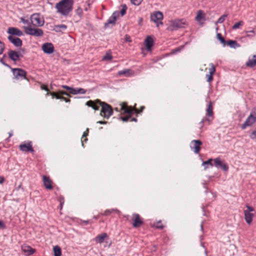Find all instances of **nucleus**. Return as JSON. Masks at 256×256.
I'll use <instances>...</instances> for the list:
<instances>
[{
	"label": "nucleus",
	"instance_id": "e2e57ef3",
	"mask_svg": "<svg viewBox=\"0 0 256 256\" xmlns=\"http://www.w3.org/2000/svg\"><path fill=\"white\" fill-rule=\"evenodd\" d=\"M64 203V198H62L60 200V207H61V208H62V204Z\"/></svg>",
	"mask_w": 256,
	"mask_h": 256
},
{
	"label": "nucleus",
	"instance_id": "052dcab7",
	"mask_svg": "<svg viewBox=\"0 0 256 256\" xmlns=\"http://www.w3.org/2000/svg\"><path fill=\"white\" fill-rule=\"evenodd\" d=\"M62 97V96L59 94V92H57L54 98L56 99H60Z\"/></svg>",
	"mask_w": 256,
	"mask_h": 256
},
{
	"label": "nucleus",
	"instance_id": "423d86ee",
	"mask_svg": "<svg viewBox=\"0 0 256 256\" xmlns=\"http://www.w3.org/2000/svg\"><path fill=\"white\" fill-rule=\"evenodd\" d=\"M14 78L16 80H27L26 74L27 72L26 70L20 68H12Z\"/></svg>",
	"mask_w": 256,
	"mask_h": 256
},
{
	"label": "nucleus",
	"instance_id": "1a4fd4ad",
	"mask_svg": "<svg viewBox=\"0 0 256 256\" xmlns=\"http://www.w3.org/2000/svg\"><path fill=\"white\" fill-rule=\"evenodd\" d=\"M256 122V112H253L250 114L246 119L244 122L241 124L240 128L242 130H244L247 126L252 125Z\"/></svg>",
	"mask_w": 256,
	"mask_h": 256
},
{
	"label": "nucleus",
	"instance_id": "680f3d73",
	"mask_svg": "<svg viewBox=\"0 0 256 256\" xmlns=\"http://www.w3.org/2000/svg\"><path fill=\"white\" fill-rule=\"evenodd\" d=\"M0 228H5V226L2 220H0Z\"/></svg>",
	"mask_w": 256,
	"mask_h": 256
},
{
	"label": "nucleus",
	"instance_id": "bb28decb",
	"mask_svg": "<svg viewBox=\"0 0 256 256\" xmlns=\"http://www.w3.org/2000/svg\"><path fill=\"white\" fill-rule=\"evenodd\" d=\"M212 102H210L208 106V108L206 109V114L208 116H213V114H214V113H213V111H212Z\"/></svg>",
	"mask_w": 256,
	"mask_h": 256
},
{
	"label": "nucleus",
	"instance_id": "f3484780",
	"mask_svg": "<svg viewBox=\"0 0 256 256\" xmlns=\"http://www.w3.org/2000/svg\"><path fill=\"white\" fill-rule=\"evenodd\" d=\"M154 39L152 36H148L146 37L144 44L148 52H151L152 48L154 46Z\"/></svg>",
	"mask_w": 256,
	"mask_h": 256
},
{
	"label": "nucleus",
	"instance_id": "6e6d98bb",
	"mask_svg": "<svg viewBox=\"0 0 256 256\" xmlns=\"http://www.w3.org/2000/svg\"><path fill=\"white\" fill-rule=\"evenodd\" d=\"M112 211H114V210H106L104 213V215H105V216H108V214H110Z\"/></svg>",
	"mask_w": 256,
	"mask_h": 256
},
{
	"label": "nucleus",
	"instance_id": "603ef678",
	"mask_svg": "<svg viewBox=\"0 0 256 256\" xmlns=\"http://www.w3.org/2000/svg\"><path fill=\"white\" fill-rule=\"evenodd\" d=\"M212 159H209L208 160L204 162H203V164H210V166H212L213 164L212 163Z\"/></svg>",
	"mask_w": 256,
	"mask_h": 256
},
{
	"label": "nucleus",
	"instance_id": "8fccbe9b",
	"mask_svg": "<svg viewBox=\"0 0 256 256\" xmlns=\"http://www.w3.org/2000/svg\"><path fill=\"white\" fill-rule=\"evenodd\" d=\"M128 71H129L128 70H126L118 72V74L119 75H125L127 73H128Z\"/></svg>",
	"mask_w": 256,
	"mask_h": 256
},
{
	"label": "nucleus",
	"instance_id": "5701e85b",
	"mask_svg": "<svg viewBox=\"0 0 256 256\" xmlns=\"http://www.w3.org/2000/svg\"><path fill=\"white\" fill-rule=\"evenodd\" d=\"M246 66L248 68H253L256 66V55L252 56V58H249L246 63Z\"/></svg>",
	"mask_w": 256,
	"mask_h": 256
},
{
	"label": "nucleus",
	"instance_id": "7ed1b4c3",
	"mask_svg": "<svg viewBox=\"0 0 256 256\" xmlns=\"http://www.w3.org/2000/svg\"><path fill=\"white\" fill-rule=\"evenodd\" d=\"M188 24L185 20H175L170 22L168 29L170 31H173L178 28H186Z\"/></svg>",
	"mask_w": 256,
	"mask_h": 256
},
{
	"label": "nucleus",
	"instance_id": "37998d69",
	"mask_svg": "<svg viewBox=\"0 0 256 256\" xmlns=\"http://www.w3.org/2000/svg\"><path fill=\"white\" fill-rule=\"evenodd\" d=\"M250 137L252 140L256 139V128L250 133Z\"/></svg>",
	"mask_w": 256,
	"mask_h": 256
},
{
	"label": "nucleus",
	"instance_id": "39448f33",
	"mask_svg": "<svg viewBox=\"0 0 256 256\" xmlns=\"http://www.w3.org/2000/svg\"><path fill=\"white\" fill-rule=\"evenodd\" d=\"M24 54V50L16 51L12 50H9L8 52V58L14 62H16L20 60V58L23 57Z\"/></svg>",
	"mask_w": 256,
	"mask_h": 256
},
{
	"label": "nucleus",
	"instance_id": "2f4dec72",
	"mask_svg": "<svg viewBox=\"0 0 256 256\" xmlns=\"http://www.w3.org/2000/svg\"><path fill=\"white\" fill-rule=\"evenodd\" d=\"M244 24V22L242 20H240L238 22L234 24L232 26V28L233 30H236L240 28V26H243Z\"/></svg>",
	"mask_w": 256,
	"mask_h": 256
},
{
	"label": "nucleus",
	"instance_id": "2eb2a0df",
	"mask_svg": "<svg viewBox=\"0 0 256 256\" xmlns=\"http://www.w3.org/2000/svg\"><path fill=\"white\" fill-rule=\"evenodd\" d=\"M119 16V12H114L108 20L107 22L104 24V28H107L109 26V24H111L112 26L115 25L116 18Z\"/></svg>",
	"mask_w": 256,
	"mask_h": 256
},
{
	"label": "nucleus",
	"instance_id": "09e8293b",
	"mask_svg": "<svg viewBox=\"0 0 256 256\" xmlns=\"http://www.w3.org/2000/svg\"><path fill=\"white\" fill-rule=\"evenodd\" d=\"M68 92L69 94H76V89H74L70 87V90H68Z\"/></svg>",
	"mask_w": 256,
	"mask_h": 256
},
{
	"label": "nucleus",
	"instance_id": "b1692460",
	"mask_svg": "<svg viewBox=\"0 0 256 256\" xmlns=\"http://www.w3.org/2000/svg\"><path fill=\"white\" fill-rule=\"evenodd\" d=\"M108 236L106 233L103 232L101 234L97 236L95 238L94 240L96 242L100 244H102L104 242L105 238H108Z\"/></svg>",
	"mask_w": 256,
	"mask_h": 256
},
{
	"label": "nucleus",
	"instance_id": "de8ad7c7",
	"mask_svg": "<svg viewBox=\"0 0 256 256\" xmlns=\"http://www.w3.org/2000/svg\"><path fill=\"white\" fill-rule=\"evenodd\" d=\"M213 74H206V77L207 78V81L209 82H212L213 80Z\"/></svg>",
	"mask_w": 256,
	"mask_h": 256
},
{
	"label": "nucleus",
	"instance_id": "c85d7f7f",
	"mask_svg": "<svg viewBox=\"0 0 256 256\" xmlns=\"http://www.w3.org/2000/svg\"><path fill=\"white\" fill-rule=\"evenodd\" d=\"M66 28L67 26L64 24L55 26V30L56 32H60L62 30H66Z\"/></svg>",
	"mask_w": 256,
	"mask_h": 256
},
{
	"label": "nucleus",
	"instance_id": "a19ab883",
	"mask_svg": "<svg viewBox=\"0 0 256 256\" xmlns=\"http://www.w3.org/2000/svg\"><path fill=\"white\" fill-rule=\"evenodd\" d=\"M143 0H130L131 2L135 6H139Z\"/></svg>",
	"mask_w": 256,
	"mask_h": 256
},
{
	"label": "nucleus",
	"instance_id": "0e129e2a",
	"mask_svg": "<svg viewBox=\"0 0 256 256\" xmlns=\"http://www.w3.org/2000/svg\"><path fill=\"white\" fill-rule=\"evenodd\" d=\"M97 123L100 124H106L108 123V122L100 120V121L97 122Z\"/></svg>",
	"mask_w": 256,
	"mask_h": 256
},
{
	"label": "nucleus",
	"instance_id": "7c9ffc66",
	"mask_svg": "<svg viewBox=\"0 0 256 256\" xmlns=\"http://www.w3.org/2000/svg\"><path fill=\"white\" fill-rule=\"evenodd\" d=\"M217 38L220 42L223 44L224 46H225L226 45V42L224 38L222 37V35L220 33H218L217 35Z\"/></svg>",
	"mask_w": 256,
	"mask_h": 256
},
{
	"label": "nucleus",
	"instance_id": "72a5a7b5",
	"mask_svg": "<svg viewBox=\"0 0 256 256\" xmlns=\"http://www.w3.org/2000/svg\"><path fill=\"white\" fill-rule=\"evenodd\" d=\"M245 33L246 34V36L252 38L254 37L255 35V32L254 30V28L251 30L249 31H245Z\"/></svg>",
	"mask_w": 256,
	"mask_h": 256
},
{
	"label": "nucleus",
	"instance_id": "9b49d317",
	"mask_svg": "<svg viewBox=\"0 0 256 256\" xmlns=\"http://www.w3.org/2000/svg\"><path fill=\"white\" fill-rule=\"evenodd\" d=\"M132 220L133 222L132 226L136 228L144 224L142 218L138 214H132Z\"/></svg>",
	"mask_w": 256,
	"mask_h": 256
},
{
	"label": "nucleus",
	"instance_id": "338daca9",
	"mask_svg": "<svg viewBox=\"0 0 256 256\" xmlns=\"http://www.w3.org/2000/svg\"><path fill=\"white\" fill-rule=\"evenodd\" d=\"M82 222H83L85 225H86V224H90V223H91V222H90V220H84V221Z\"/></svg>",
	"mask_w": 256,
	"mask_h": 256
},
{
	"label": "nucleus",
	"instance_id": "4468645a",
	"mask_svg": "<svg viewBox=\"0 0 256 256\" xmlns=\"http://www.w3.org/2000/svg\"><path fill=\"white\" fill-rule=\"evenodd\" d=\"M214 162L215 166L218 168H220L225 172H226L228 170V166L224 162L220 160V158H217L214 159Z\"/></svg>",
	"mask_w": 256,
	"mask_h": 256
},
{
	"label": "nucleus",
	"instance_id": "cd10ccee",
	"mask_svg": "<svg viewBox=\"0 0 256 256\" xmlns=\"http://www.w3.org/2000/svg\"><path fill=\"white\" fill-rule=\"evenodd\" d=\"M53 250L54 252V256H61L62 250L60 248L59 246H54L53 248Z\"/></svg>",
	"mask_w": 256,
	"mask_h": 256
},
{
	"label": "nucleus",
	"instance_id": "e433bc0d",
	"mask_svg": "<svg viewBox=\"0 0 256 256\" xmlns=\"http://www.w3.org/2000/svg\"><path fill=\"white\" fill-rule=\"evenodd\" d=\"M145 107L144 106H142L140 110H138L136 108H134L133 110V112H134L136 114H140L142 112L143 110L144 109Z\"/></svg>",
	"mask_w": 256,
	"mask_h": 256
},
{
	"label": "nucleus",
	"instance_id": "aec40b11",
	"mask_svg": "<svg viewBox=\"0 0 256 256\" xmlns=\"http://www.w3.org/2000/svg\"><path fill=\"white\" fill-rule=\"evenodd\" d=\"M42 181L44 186L46 189L50 190L53 189V186L52 185V181L50 180L49 176H43Z\"/></svg>",
	"mask_w": 256,
	"mask_h": 256
},
{
	"label": "nucleus",
	"instance_id": "3c124183",
	"mask_svg": "<svg viewBox=\"0 0 256 256\" xmlns=\"http://www.w3.org/2000/svg\"><path fill=\"white\" fill-rule=\"evenodd\" d=\"M20 21L22 22L24 24H28L30 26V23L28 20H26L24 18H21Z\"/></svg>",
	"mask_w": 256,
	"mask_h": 256
},
{
	"label": "nucleus",
	"instance_id": "ea45409f",
	"mask_svg": "<svg viewBox=\"0 0 256 256\" xmlns=\"http://www.w3.org/2000/svg\"><path fill=\"white\" fill-rule=\"evenodd\" d=\"M207 121L208 123V124H210V120L208 118H204L201 122H200V128H202L204 126V122Z\"/></svg>",
	"mask_w": 256,
	"mask_h": 256
},
{
	"label": "nucleus",
	"instance_id": "4c0bfd02",
	"mask_svg": "<svg viewBox=\"0 0 256 256\" xmlns=\"http://www.w3.org/2000/svg\"><path fill=\"white\" fill-rule=\"evenodd\" d=\"M227 16H228V14H224V15L222 16L218 19L217 22L220 23V24L222 23L224 21L226 18Z\"/></svg>",
	"mask_w": 256,
	"mask_h": 256
},
{
	"label": "nucleus",
	"instance_id": "20e7f679",
	"mask_svg": "<svg viewBox=\"0 0 256 256\" xmlns=\"http://www.w3.org/2000/svg\"><path fill=\"white\" fill-rule=\"evenodd\" d=\"M121 110L123 111V114H126L128 116H120V119L124 122H128L133 114V110L131 106H127V104L126 102H123L120 104Z\"/></svg>",
	"mask_w": 256,
	"mask_h": 256
},
{
	"label": "nucleus",
	"instance_id": "4be33fe9",
	"mask_svg": "<svg viewBox=\"0 0 256 256\" xmlns=\"http://www.w3.org/2000/svg\"><path fill=\"white\" fill-rule=\"evenodd\" d=\"M244 212L246 222L248 224H250L252 222L254 214L248 212Z\"/></svg>",
	"mask_w": 256,
	"mask_h": 256
},
{
	"label": "nucleus",
	"instance_id": "bf43d9fd",
	"mask_svg": "<svg viewBox=\"0 0 256 256\" xmlns=\"http://www.w3.org/2000/svg\"><path fill=\"white\" fill-rule=\"evenodd\" d=\"M56 93L57 92H48L47 93V94H50L52 96V98H54L56 96Z\"/></svg>",
	"mask_w": 256,
	"mask_h": 256
},
{
	"label": "nucleus",
	"instance_id": "5fc2aeb1",
	"mask_svg": "<svg viewBox=\"0 0 256 256\" xmlns=\"http://www.w3.org/2000/svg\"><path fill=\"white\" fill-rule=\"evenodd\" d=\"M40 88L42 90H44L48 92L49 91V90L48 89L47 86L44 84H42L40 86Z\"/></svg>",
	"mask_w": 256,
	"mask_h": 256
},
{
	"label": "nucleus",
	"instance_id": "9d476101",
	"mask_svg": "<svg viewBox=\"0 0 256 256\" xmlns=\"http://www.w3.org/2000/svg\"><path fill=\"white\" fill-rule=\"evenodd\" d=\"M31 23L36 26H43L44 21L42 20L39 14H34L30 16Z\"/></svg>",
	"mask_w": 256,
	"mask_h": 256
},
{
	"label": "nucleus",
	"instance_id": "a18cd8bd",
	"mask_svg": "<svg viewBox=\"0 0 256 256\" xmlns=\"http://www.w3.org/2000/svg\"><path fill=\"white\" fill-rule=\"evenodd\" d=\"M86 92V90L82 88H79L76 89V94H84Z\"/></svg>",
	"mask_w": 256,
	"mask_h": 256
},
{
	"label": "nucleus",
	"instance_id": "a211bd4d",
	"mask_svg": "<svg viewBox=\"0 0 256 256\" xmlns=\"http://www.w3.org/2000/svg\"><path fill=\"white\" fill-rule=\"evenodd\" d=\"M7 32L10 34L9 36H20L23 35V32L22 30L14 27L9 28Z\"/></svg>",
	"mask_w": 256,
	"mask_h": 256
},
{
	"label": "nucleus",
	"instance_id": "393cba45",
	"mask_svg": "<svg viewBox=\"0 0 256 256\" xmlns=\"http://www.w3.org/2000/svg\"><path fill=\"white\" fill-rule=\"evenodd\" d=\"M206 14L202 10L198 12L197 15L196 17V20L197 22H200L202 20H204Z\"/></svg>",
	"mask_w": 256,
	"mask_h": 256
},
{
	"label": "nucleus",
	"instance_id": "79ce46f5",
	"mask_svg": "<svg viewBox=\"0 0 256 256\" xmlns=\"http://www.w3.org/2000/svg\"><path fill=\"white\" fill-rule=\"evenodd\" d=\"M5 48V46L4 43L0 40V55L2 54Z\"/></svg>",
	"mask_w": 256,
	"mask_h": 256
},
{
	"label": "nucleus",
	"instance_id": "f257e3e1",
	"mask_svg": "<svg viewBox=\"0 0 256 256\" xmlns=\"http://www.w3.org/2000/svg\"><path fill=\"white\" fill-rule=\"evenodd\" d=\"M86 104L95 110H99V104L102 106L100 114L104 118L108 119L113 114V110L112 106L106 102H102L100 100H96L94 101L90 100L88 101Z\"/></svg>",
	"mask_w": 256,
	"mask_h": 256
},
{
	"label": "nucleus",
	"instance_id": "a878e982",
	"mask_svg": "<svg viewBox=\"0 0 256 256\" xmlns=\"http://www.w3.org/2000/svg\"><path fill=\"white\" fill-rule=\"evenodd\" d=\"M226 44L233 48H236V47H239L240 46L236 40H229L226 41Z\"/></svg>",
	"mask_w": 256,
	"mask_h": 256
},
{
	"label": "nucleus",
	"instance_id": "6e6552de",
	"mask_svg": "<svg viewBox=\"0 0 256 256\" xmlns=\"http://www.w3.org/2000/svg\"><path fill=\"white\" fill-rule=\"evenodd\" d=\"M24 28L28 34L35 36H42L44 34L42 30L40 28H32L30 26H24Z\"/></svg>",
	"mask_w": 256,
	"mask_h": 256
},
{
	"label": "nucleus",
	"instance_id": "473e14b6",
	"mask_svg": "<svg viewBox=\"0 0 256 256\" xmlns=\"http://www.w3.org/2000/svg\"><path fill=\"white\" fill-rule=\"evenodd\" d=\"M88 130H89L88 128H86V131L84 132V134L82 135V138H85L84 139V140H82V146H84V142H86L88 140V138L86 137L88 136Z\"/></svg>",
	"mask_w": 256,
	"mask_h": 256
},
{
	"label": "nucleus",
	"instance_id": "774afa93",
	"mask_svg": "<svg viewBox=\"0 0 256 256\" xmlns=\"http://www.w3.org/2000/svg\"><path fill=\"white\" fill-rule=\"evenodd\" d=\"M130 121L131 122H136L138 121V120L136 118H132L130 119Z\"/></svg>",
	"mask_w": 256,
	"mask_h": 256
},
{
	"label": "nucleus",
	"instance_id": "f03ea898",
	"mask_svg": "<svg viewBox=\"0 0 256 256\" xmlns=\"http://www.w3.org/2000/svg\"><path fill=\"white\" fill-rule=\"evenodd\" d=\"M73 0H62L57 3V12L63 16H68L72 10Z\"/></svg>",
	"mask_w": 256,
	"mask_h": 256
},
{
	"label": "nucleus",
	"instance_id": "864d4df0",
	"mask_svg": "<svg viewBox=\"0 0 256 256\" xmlns=\"http://www.w3.org/2000/svg\"><path fill=\"white\" fill-rule=\"evenodd\" d=\"M58 92L60 95H65V96H70V94L66 92L60 90V91H59Z\"/></svg>",
	"mask_w": 256,
	"mask_h": 256
},
{
	"label": "nucleus",
	"instance_id": "c9c22d12",
	"mask_svg": "<svg viewBox=\"0 0 256 256\" xmlns=\"http://www.w3.org/2000/svg\"><path fill=\"white\" fill-rule=\"evenodd\" d=\"M210 68H209V72H210V74H214L215 72H216V68H215V66L214 65L211 63L210 64Z\"/></svg>",
	"mask_w": 256,
	"mask_h": 256
},
{
	"label": "nucleus",
	"instance_id": "0eeeda50",
	"mask_svg": "<svg viewBox=\"0 0 256 256\" xmlns=\"http://www.w3.org/2000/svg\"><path fill=\"white\" fill-rule=\"evenodd\" d=\"M150 20L156 24V26H158L159 24H163L162 20L163 19V14L160 11L155 12L150 14Z\"/></svg>",
	"mask_w": 256,
	"mask_h": 256
},
{
	"label": "nucleus",
	"instance_id": "58836bf2",
	"mask_svg": "<svg viewBox=\"0 0 256 256\" xmlns=\"http://www.w3.org/2000/svg\"><path fill=\"white\" fill-rule=\"evenodd\" d=\"M127 10V6L126 4H124L122 6V8L120 10V14L122 16H124L126 14V11Z\"/></svg>",
	"mask_w": 256,
	"mask_h": 256
},
{
	"label": "nucleus",
	"instance_id": "dca6fc26",
	"mask_svg": "<svg viewBox=\"0 0 256 256\" xmlns=\"http://www.w3.org/2000/svg\"><path fill=\"white\" fill-rule=\"evenodd\" d=\"M20 150L24 152H34V150L32 147V142H29L28 143H22L20 146Z\"/></svg>",
	"mask_w": 256,
	"mask_h": 256
},
{
	"label": "nucleus",
	"instance_id": "13d9d810",
	"mask_svg": "<svg viewBox=\"0 0 256 256\" xmlns=\"http://www.w3.org/2000/svg\"><path fill=\"white\" fill-rule=\"evenodd\" d=\"M61 86L68 91L70 90V86L66 85H62Z\"/></svg>",
	"mask_w": 256,
	"mask_h": 256
},
{
	"label": "nucleus",
	"instance_id": "c03bdc74",
	"mask_svg": "<svg viewBox=\"0 0 256 256\" xmlns=\"http://www.w3.org/2000/svg\"><path fill=\"white\" fill-rule=\"evenodd\" d=\"M246 207L247 208V210H244V212H251L254 210V208L251 206H250L248 204H246Z\"/></svg>",
	"mask_w": 256,
	"mask_h": 256
},
{
	"label": "nucleus",
	"instance_id": "c756f323",
	"mask_svg": "<svg viewBox=\"0 0 256 256\" xmlns=\"http://www.w3.org/2000/svg\"><path fill=\"white\" fill-rule=\"evenodd\" d=\"M154 226L157 229L162 230L165 226L162 222V220H159L154 224Z\"/></svg>",
	"mask_w": 256,
	"mask_h": 256
},
{
	"label": "nucleus",
	"instance_id": "f8f14e48",
	"mask_svg": "<svg viewBox=\"0 0 256 256\" xmlns=\"http://www.w3.org/2000/svg\"><path fill=\"white\" fill-rule=\"evenodd\" d=\"M202 144L200 140H192L190 143V147L196 154L199 153L200 150V146Z\"/></svg>",
	"mask_w": 256,
	"mask_h": 256
},
{
	"label": "nucleus",
	"instance_id": "f704fd0d",
	"mask_svg": "<svg viewBox=\"0 0 256 256\" xmlns=\"http://www.w3.org/2000/svg\"><path fill=\"white\" fill-rule=\"evenodd\" d=\"M112 58V56L110 54L106 53V54L103 56L102 60H110Z\"/></svg>",
	"mask_w": 256,
	"mask_h": 256
},
{
	"label": "nucleus",
	"instance_id": "49530a36",
	"mask_svg": "<svg viewBox=\"0 0 256 256\" xmlns=\"http://www.w3.org/2000/svg\"><path fill=\"white\" fill-rule=\"evenodd\" d=\"M76 14L80 16H82L83 14L82 9L80 7H78L76 10Z\"/></svg>",
	"mask_w": 256,
	"mask_h": 256
},
{
	"label": "nucleus",
	"instance_id": "ddd939ff",
	"mask_svg": "<svg viewBox=\"0 0 256 256\" xmlns=\"http://www.w3.org/2000/svg\"><path fill=\"white\" fill-rule=\"evenodd\" d=\"M8 40L12 44L16 47H21L22 44V42L20 38L13 36H8Z\"/></svg>",
	"mask_w": 256,
	"mask_h": 256
},
{
	"label": "nucleus",
	"instance_id": "412c9836",
	"mask_svg": "<svg viewBox=\"0 0 256 256\" xmlns=\"http://www.w3.org/2000/svg\"><path fill=\"white\" fill-rule=\"evenodd\" d=\"M22 251L28 256H30L34 254L36 252V250L32 248L31 246L26 245H23L22 246Z\"/></svg>",
	"mask_w": 256,
	"mask_h": 256
},
{
	"label": "nucleus",
	"instance_id": "69168bd1",
	"mask_svg": "<svg viewBox=\"0 0 256 256\" xmlns=\"http://www.w3.org/2000/svg\"><path fill=\"white\" fill-rule=\"evenodd\" d=\"M4 181V178L3 176H0V184H3Z\"/></svg>",
	"mask_w": 256,
	"mask_h": 256
},
{
	"label": "nucleus",
	"instance_id": "6ab92c4d",
	"mask_svg": "<svg viewBox=\"0 0 256 256\" xmlns=\"http://www.w3.org/2000/svg\"><path fill=\"white\" fill-rule=\"evenodd\" d=\"M42 50L46 54H50L54 51V47L52 43H44L42 46Z\"/></svg>",
	"mask_w": 256,
	"mask_h": 256
},
{
	"label": "nucleus",
	"instance_id": "4d7b16f0",
	"mask_svg": "<svg viewBox=\"0 0 256 256\" xmlns=\"http://www.w3.org/2000/svg\"><path fill=\"white\" fill-rule=\"evenodd\" d=\"M60 99L65 101L66 102H70V99L67 98H65L64 96H62V97H61V98Z\"/></svg>",
	"mask_w": 256,
	"mask_h": 256
}]
</instances>
